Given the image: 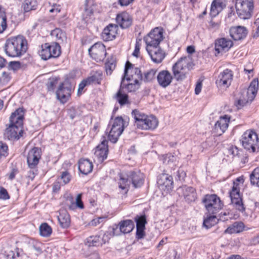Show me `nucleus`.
<instances>
[{
  "instance_id": "15",
  "label": "nucleus",
  "mask_w": 259,
  "mask_h": 259,
  "mask_svg": "<svg viewBox=\"0 0 259 259\" xmlns=\"http://www.w3.org/2000/svg\"><path fill=\"white\" fill-rule=\"evenodd\" d=\"M89 53L97 62L103 61L106 55L105 46L102 42H97L89 49Z\"/></svg>"
},
{
  "instance_id": "35",
  "label": "nucleus",
  "mask_w": 259,
  "mask_h": 259,
  "mask_svg": "<svg viewBox=\"0 0 259 259\" xmlns=\"http://www.w3.org/2000/svg\"><path fill=\"white\" fill-rule=\"evenodd\" d=\"M122 88H124L123 80L121 82L120 89L115 95V99L121 106L129 103L128 95L122 92Z\"/></svg>"
},
{
  "instance_id": "29",
  "label": "nucleus",
  "mask_w": 259,
  "mask_h": 259,
  "mask_svg": "<svg viewBox=\"0 0 259 259\" xmlns=\"http://www.w3.org/2000/svg\"><path fill=\"white\" fill-rule=\"evenodd\" d=\"M81 194H78L76 196L75 202L74 201L73 197L68 196L66 199V205L69 209L74 210L77 207L80 209L83 208L84 206L81 200Z\"/></svg>"
},
{
  "instance_id": "31",
  "label": "nucleus",
  "mask_w": 259,
  "mask_h": 259,
  "mask_svg": "<svg viewBox=\"0 0 259 259\" xmlns=\"http://www.w3.org/2000/svg\"><path fill=\"white\" fill-rule=\"evenodd\" d=\"M58 220L60 225L63 228H68L70 225V217L69 213L65 210H60Z\"/></svg>"
},
{
  "instance_id": "58",
  "label": "nucleus",
  "mask_w": 259,
  "mask_h": 259,
  "mask_svg": "<svg viewBox=\"0 0 259 259\" xmlns=\"http://www.w3.org/2000/svg\"><path fill=\"white\" fill-rule=\"evenodd\" d=\"M140 41L141 39H139V42L138 41L136 42L135 50L133 53V55L137 58L139 57V54L140 53V49L141 46Z\"/></svg>"
},
{
  "instance_id": "19",
  "label": "nucleus",
  "mask_w": 259,
  "mask_h": 259,
  "mask_svg": "<svg viewBox=\"0 0 259 259\" xmlns=\"http://www.w3.org/2000/svg\"><path fill=\"white\" fill-rule=\"evenodd\" d=\"M108 153V141L103 137V139L100 144L97 147L95 152L96 156L100 162H103L107 157Z\"/></svg>"
},
{
  "instance_id": "13",
  "label": "nucleus",
  "mask_w": 259,
  "mask_h": 259,
  "mask_svg": "<svg viewBox=\"0 0 259 259\" xmlns=\"http://www.w3.org/2000/svg\"><path fill=\"white\" fill-rule=\"evenodd\" d=\"M163 39V30L162 28L156 27L144 37L147 47H159Z\"/></svg>"
},
{
  "instance_id": "36",
  "label": "nucleus",
  "mask_w": 259,
  "mask_h": 259,
  "mask_svg": "<svg viewBox=\"0 0 259 259\" xmlns=\"http://www.w3.org/2000/svg\"><path fill=\"white\" fill-rule=\"evenodd\" d=\"M119 225L121 232L124 234L130 233L135 227L134 222L131 220L121 221L119 223Z\"/></svg>"
},
{
  "instance_id": "46",
  "label": "nucleus",
  "mask_w": 259,
  "mask_h": 259,
  "mask_svg": "<svg viewBox=\"0 0 259 259\" xmlns=\"http://www.w3.org/2000/svg\"><path fill=\"white\" fill-rule=\"evenodd\" d=\"M157 70L155 69H151L144 73V76L142 79L145 82H150L155 78Z\"/></svg>"
},
{
  "instance_id": "41",
  "label": "nucleus",
  "mask_w": 259,
  "mask_h": 259,
  "mask_svg": "<svg viewBox=\"0 0 259 259\" xmlns=\"http://www.w3.org/2000/svg\"><path fill=\"white\" fill-rule=\"evenodd\" d=\"M218 219L213 214L207 216L203 221V225L207 229L210 228L212 226L218 223Z\"/></svg>"
},
{
  "instance_id": "3",
  "label": "nucleus",
  "mask_w": 259,
  "mask_h": 259,
  "mask_svg": "<svg viewBox=\"0 0 259 259\" xmlns=\"http://www.w3.org/2000/svg\"><path fill=\"white\" fill-rule=\"evenodd\" d=\"M118 182L119 188L127 192L131 184L135 188L141 187L144 182L143 174L139 171H129L120 174Z\"/></svg>"
},
{
  "instance_id": "22",
  "label": "nucleus",
  "mask_w": 259,
  "mask_h": 259,
  "mask_svg": "<svg viewBox=\"0 0 259 259\" xmlns=\"http://www.w3.org/2000/svg\"><path fill=\"white\" fill-rule=\"evenodd\" d=\"M233 46L232 40L226 38H221L215 40V50L218 54L221 52H226Z\"/></svg>"
},
{
  "instance_id": "51",
  "label": "nucleus",
  "mask_w": 259,
  "mask_h": 259,
  "mask_svg": "<svg viewBox=\"0 0 259 259\" xmlns=\"http://www.w3.org/2000/svg\"><path fill=\"white\" fill-rule=\"evenodd\" d=\"M135 220L136 222L137 228H145L147 221L145 215H137Z\"/></svg>"
},
{
  "instance_id": "18",
  "label": "nucleus",
  "mask_w": 259,
  "mask_h": 259,
  "mask_svg": "<svg viewBox=\"0 0 259 259\" xmlns=\"http://www.w3.org/2000/svg\"><path fill=\"white\" fill-rule=\"evenodd\" d=\"M146 50L151 59L155 63H161L165 57L164 52L159 47H146Z\"/></svg>"
},
{
  "instance_id": "38",
  "label": "nucleus",
  "mask_w": 259,
  "mask_h": 259,
  "mask_svg": "<svg viewBox=\"0 0 259 259\" xmlns=\"http://www.w3.org/2000/svg\"><path fill=\"white\" fill-rule=\"evenodd\" d=\"M51 35L57 42L56 43L61 44L66 38L65 34L59 28H56L52 30Z\"/></svg>"
},
{
  "instance_id": "25",
  "label": "nucleus",
  "mask_w": 259,
  "mask_h": 259,
  "mask_svg": "<svg viewBox=\"0 0 259 259\" xmlns=\"http://www.w3.org/2000/svg\"><path fill=\"white\" fill-rule=\"evenodd\" d=\"M117 23L122 28H127L132 23V18L130 14L125 12L118 14L116 18Z\"/></svg>"
},
{
  "instance_id": "37",
  "label": "nucleus",
  "mask_w": 259,
  "mask_h": 259,
  "mask_svg": "<svg viewBox=\"0 0 259 259\" xmlns=\"http://www.w3.org/2000/svg\"><path fill=\"white\" fill-rule=\"evenodd\" d=\"M146 121H147V122L143 124L142 130H154L157 126L158 124L157 119L153 115L148 116Z\"/></svg>"
},
{
  "instance_id": "33",
  "label": "nucleus",
  "mask_w": 259,
  "mask_h": 259,
  "mask_svg": "<svg viewBox=\"0 0 259 259\" xmlns=\"http://www.w3.org/2000/svg\"><path fill=\"white\" fill-rule=\"evenodd\" d=\"M244 225L241 222H235L229 226L224 231L225 234L239 233L244 230Z\"/></svg>"
},
{
  "instance_id": "28",
  "label": "nucleus",
  "mask_w": 259,
  "mask_h": 259,
  "mask_svg": "<svg viewBox=\"0 0 259 259\" xmlns=\"http://www.w3.org/2000/svg\"><path fill=\"white\" fill-rule=\"evenodd\" d=\"M226 0H214L211 5L210 15L217 16L226 7Z\"/></svg>"
},
{
  "instance_id": "24",
  "label": "nucleus",
  "mask_w": 259,
  "mask_h": 259,
  "mask_svg": "<svg viewBox=\"0 0 259 259\" xmlns=\"http://www.w3.org/2000/svg\"><path fill=\"white\" fill-rule=\"evenodd\" d=\"M247 33V29L244 26H234L230 29V36L235 40L243 39L246 37Z\"/></svg>"
},
{
  "instance_id": "21",
  "label": "nucleus",
  "mask_w": 259,
  "mask_h": 259,
  "mask_svg": "<svg viewBox=\"0 0 259 259\" xmlns=\"http://www.w3.org/2000/svg\"><path fill=\"white\" fill-rule=\"evenodd\" d=\"M118 27L117 25L110 24L103 30L101 36L105 41H110L115 38L117 34Z\"/></svg>"
},
{
  "instance_id": "7",
  "label": "nucleus",
  "mask_w": 259,
  "mask_h": 259,
  "mask_svg": "<svg viewBox=\"0 0 259 259\" xmlns=\"http://www.w3.org/2000/svg\"><path fill=\"white\" fill-rule=\"evenodd\" d=\"M258 89V81L254 79L251 82L245 94L235 102L238 109L245 106L247 103L251 102L256 96Z\"/></svg>"
},
{
  "instance_id": "39",
  "label": "nucleus",
  "mask_w": 259,
  "mask_h": 259,
  "mask_svg": "<svg viewBox=\"0 0 259 259\" xmlns=\"http://www.w3.org/2000/svg\"><path fill=\"white\" fill-rule=\"evenodd\" d=\"M39 230L40 235L45 237L50 236L52 233L51 226L46 223H44L40 225Z\"/></svg>"
},
{
  "instance_id": "4",
  "label": "nucleus",
  "mask_w": 259,
  "mask_h": 259,
  "mask_svg": "<svg viewBox=\"0 0 259 259\" xmlns=\"http://www.w3.org/2000/svg\"><path fill=\"white\" fill-rule=\"evenodd\" d=\"M192 68V63L189 57L180 58L172 66L171 70L174 78L177 81L185 80Z\"/></svg>"
},
{
  "instance_id": "10",
  "label": "nucleus",
  "mask_w": 259,
  "mask_h": 259,
  "mask_svg": "<svg viewBox=\"0 0 259 259\" xmlns=\"http://www.w3.org/2000/svg\"><path fill=\"white\" fill-rule=\"evenodd\" d=\"M235 7L237 14L241 19H249L253 9V0H237Z\"/></svg>"
},
{
  "instance_id": "27",
  "label": "nucleus",
  "mask_w": 259,
  "mask_h": 259,
  "mask_svg": "<svg viewBox=\"0 0 259 259\" xmlns=\"http://www.w3.org/2000/svg\"><path fill=\"white\" fill-rule=\"evenodd\" d=\"M181 189L185 200L188 203L194 201L197 198L196 190L193 187L184 186Z\"/></svg>"
},
{
  "instance_id": "9",
  "label": "nucleus",
  "mask_w": 259,
  "mask_h": 259,
  "mask_svg": "<svg viewBox=\"0 0 259 259\" xmlns=\"http://www.w3.org/2000/svg\"><path fill=\"white\" fill-rule=\"evenodd\" d=\"M61 54V48L58 43H46L41 45V50L39 52L41 58L47 60L52 58H57Z\"/></svg>"
},
{
  "instance_id": "14",
  "label": "nucleus",
  "mask_w": 259,
  "mask_h": 259,
  "mask_svg": "<svg viewBox=\"0 0 259 259\" xmlns=\"http://www.w3.org/2000/svg\"><path fill=\"white\" fill-rule=\"evenodd\" d=\"M72 92V87L68 81L59 84L56 92L57 99L62 103H66L70 98Z\"/></svg>"
},
{
  "instance_id": "30",
  "label": "nucleus",
  "mask_w": 259,
  "mask_h": 259,
  "mask_svg": "<svg viewBox=\"0 0 259 259\" xmlns=\"http://www.w3.org/2000/svg\"><path fill=\"white\" fill-rule=\"evenodd\" d=\"M93 168V164L88 159H81L78 162V169L84 175L90 173Z\"/></svg>"
},
{
  "instance_id": "49",
  "label": "nucleus",
  "mask_w": 259,
  "mask_h": 259,
  "mask_svg": "<svg viewBox=\"0 0 259 259\" xmlns=\"http://www.w3.org/2000/svg\"><path fill=\"white\" fill-rule=\"evenodd\" d=\"M8 155V146L2 142H0V162L5 159Z\"/></svg>"
},
{
  "instance_id": "50",
  "label": "nucleus",
  "mask_w": 259,
  "mask_h": 259,
  "mask_svg": "<svg viewBox=\"0 0 259 259\" xmlns=\"http://www.w3.org/2000/svg\"><path fill=\"white\" fill-rule=\"evenodd\" d=\"M19 173V169L16 164L12 163L11 166L10 167V171L9 174H7L8 179L12 181L15 178L16 175Z\"/></svg>"
},
{
  "instance_id": "59",
  "label": "nucleus",
  "mask_w": 259,
  "mask_h": 259,
  "mask_svg": "<svg viewBox=\"0 0 259 259\" xmlns=\"http://www.w3.org/2000/svg\"><path fill=\"white\" fill-rule=\"evenodd\" d=\"M68 115L71 119H73L77 115V111L75 108L71 107L68 110Z\"/></svg>"
},
{
  "instance_id": "57",
  "label": "nucleus",
  "mask_w": 259,
  "mask_h": 259,
  "mask_svg": "<svg viewBox=\"0 0 259 259\" xmlns=\"http://www.w3.org/2000/svg\"><path fill=\"white\" fill-rule=\"evenodd\" d=\"M145 228H137L136 237L140 239L143 238L145 235L144 230Z\"/></svg>"
},
{
  "instance_id": "17",
  "label": "nucleus",
  "mask_w": 259,
  "mask_h": 259,
  "mask_svg": "<svg viewBox=\"0 0 259 259\" xmlns=\"http://www.w3.org/2000/svg\"><path fill=\"white\" fill-rule=\"evenodd\" d=\"M41 156V150L38 147L30 150L27 156V163L30 169H35L38 165Z\"/></svg>"
},
{
  "instance_id": "26",
  "label": "nucleus",
  "mask_w": 259,
  "mask_h": 259,
  "mask_svg": "<svg viewBox=\"0 0 259 259\" xmlns=\"http://www.w3.org/2000/svg\"><path fill=\"white\" fill-rule=\"evenodd\" d=\"M230 116L225 115L221 116L214 125L215 129L218 132H220V135L224 133L228 128L230 121Z\"/></svg>"
},
{
  "instance_id": "45",
  "label": "nucleus",
  "mask_w": 259,
  "mask_h": 259,
  "mask_svg": "<svg viewBox=\"0 0 259 259\" xmlns=\"http://www.w3.org/2000/svg\"><path fill=\"white\" fill-rule=\"evenodd\" d=\"M59 80V78L57 77H52L48 79L46 85L49 92L54 91V90L58 83Z\"/></svg>"
},
{
  "instance_id": "53",
  "label": "nucleus",
  "mask_w": 259,
  "mask_h": 259,
  "mask_svg": "<svg viewBox=\"0 0 259 259\" xmlns=\"http://www.w3.org/2000/svg\"><path fill=\"white\" fill-rule=\"evenodd\" d=\"M11 79L10 73L7 72H3L0 77V82L2 84L7 83Z\"/></svg>"
},
{
  "instance_id": "11",
  "label": "nucleus",
  "mask_w": 259,
  "mask_h": 259,
  "mask_svg": "<svg viewBox=\"0 0 259 259\" xmlns=\"http://www.w3.org/2000/svg\"><path fill=\"white\" fill-rule=\"evenodd\" d=\"M242 145L247 150L254 152L259 148L257 134L252 131H246L242 136Z\"/></svg>"
},
{
  "instance_id": "60",
  "label": "nucleus",
  "mask_w": 259,
  "mask_h": 259,
  "mask_svg": "<svg viewBox=\"0 0 259 259\" xmlns=\"http://www.w3.org/2000/svg\"><path fill=\"white\" fill-rule=\"evenodd\" d=\"M87 86V84L83 79L78 85V89L77 91L78 95H80L82 93L84 88Z\"/></svg>"
},
{
  "instance_id": "12",
  "label": "nucleus",
  "mask_w": 259,
  "mask_h": 259,
  "mask_svg": "<svg viewBox=\"0 0 259 259\" xmlns=\"http://www.w3.org/2000/svg\"><path fill=\"white\" fill-rule=\"evenodd\" d=\"M125 127V123L121 117H116L113 121L111 128L108 134V139L113 143H115Z\"/></svg>"
},
{
  "instance_id": "44",
  "label": "nucleus",
  "mask_w": 259,
  "mask_h": 259,
  "mask_svg": "<svg viewBox=\"0 0 259 259\" xmlns=\"http://www.w3.org/2000/svg\"><path fill=\"white\" fill-rule=\"evenodd\" d=\"M7 17L5 12L2 10L0 6V33H3L7 28Z\"/></svg>"
},
{
  "instance_id": "54",
  "label": "nucleus",
  "mask_w": 259,
  "mask_h": 259,
  "mask_svg": "<svg viewBox=\"0 0 259 259\" xmlns=\"http://www.w3.org/2000/svg\"><path fill=\"white\" fill-rule=\"evenodd\" d=\"M116 66L114 62H109V61L105 64V68L107 74H111L112 71L115 69Z\"/></svg>"
},
{
  "instance_id": "48",
  "label": "nucleus",
  "mask_w": 259,
  "mask_h": 259,
  "mask_svg": "<svg viewBox=\"0 0 259 259\" xmlns=\"http://www.w3.org/2000/svg\"><path fill=\"white\" fill-rule=\"evenodd\" d=\"M177 158L176 156L170 153L163 155L162 156L161 160L165 164H171L177 161Z\"/></svg>"
},
{
  "instance_id": "16",
  "label": "nucleus",
  "mask_w": 259,
  "mask_h": 259,
  "mask_svg": "<svg viewBox=\"0 0 259 259\" xmlns=\"http://www.w3.org/2000/svg\"><path fill=\"white\" fill-rule=\"evenodd\" d=\"M233 77L232 71L229 69H226L220 73L215 83L219 88L226 89L231 85Z\"/></svg>"
},
{
  "instance_id": "61",
  "label": "nucleus",
  "mask_w": 259,
  "mask_h": 259,
  "mask_svg": "<svg viewBox=\"0 0 259 259\" xmlns=\"http://www.w3.org/2000/svg\"><path fill=\"white\" fill-rule=\"evenodd\" d=\"M20 63L18 62L12 61L9 63L10 67L14 70L19 69L20 68Z\"/></svg>"
},
{
  "instance_id": "23",
  "label": "nucleus",
  "mask_w": 259,
  "mask_h": 259,
  "mask_svg": "<svg viewBox=\"0 0 259 259\" xmlns=\"http://www.w3.org/2000/svg\"><path fill=\"white\" fill-rule=\"evenodd\" d=\"M157 184L162 190L168 191L173 184L172 178L168 174H162L158 177Z\"/></svg>"
},
{
  "instance_id": "43",
  "label": "nucleus",
  "mask_w": 259,
  "mask_h": 259,
  "mask_svg": "<svg viewBox=\"0 0 259 259\" xmlns=\"http://www.w3.org/2000/svg\"><path fill=\"white\" fill-rule=\"evenodd\" d=\"M250 184L259 187V167L254 169L250 175Z\"/></svg>"
},
{
  "instance_id": "52",
  "label": "nucleus",
  "mask_w": 259,
  "mask_h": 259,
  "mask_svg": "<svg viewBox=\"0 0 259 259\" xmlns=\"http://www.w3.org/2000/svg\"><path fill=\"white\" fill-rule=\"evenodd\" d=\"M60 179L63 181V185H66L70 181L71 176L68 171H63L60 176Z\"/></svg>"
},
{
  "instance_id": "5",
  "label": "nucleus",
  "mask_w": 259,
  "mask_h": 259,
  "mask_svg": "<svg viewBox=\"0 0 259 259\" xmlns=\"http://www.w3.org/2000/svg\"><path fill=\"white\" fill-rule=\"evenodd\" d=\"M243 177L237 178L233 182V186L230 192L231 203L233 207L240 211H244L245 209L240 193V185L244 183Z\"/></svg>"
},
{
  "instance_id": "63",
  "label": "nucleus",
  "mask_w": 259,
  "mask_h": 259,
  "mask_svg": "<svg viewBox=\"0 0 259 259\" xmlns=\"http://www.w3.org/2000/svg\"><path fill=\"white\" fill-rule=\"evenodd\" d=\"M238 152L239 150L236 147H231L229 149V153L233 156L238 155Z\"/></svg>"
},
{
  "instance_id": "62",
  "label": "nucleus",
  "mask_w": 259,
  "mask_h": 259,
  "mask_svg": "<svg viewBox=\"0 0 259 259\" xmlns=\"http://www.w3.org/2000/svg\"><path fill=\"white\" fill-rule=\"evenodd\" d=\"M134 0H118V4L121 6H127L133 3Z\"/></svg>"
},
{
  "instance_id": "32",
  "label": "nucleus",
  "mask_w": 259,
  "mask_h": 259,
  "mask_svg": "<svg viewBox=\"0 0 259 259\" xmlns=\"http://www.w3.org/2000/svg\"><path fill=\"white\" fill-rule=\"evenodd\" d=\"M105 235L102 238L100 236H91L86 239L85 244L89 246H99L106 243Z\"/></svg>"
},
{
  "instance_id": "1",
  "label": "nucleus",
  "mask_w": 259,
  "mask_h": 259,
  "mask_svg": "<svg viewBox=\"0 0 259 259\" xmlns=\"http://www.w3.org/2000/svg\"><path fill=\"white\" fill-rule=\"evenodd\" d=\"M24 110L18 108L10 117V124L5 132V137L10 140H18L23 134V123Z\"/></svg>"
},
{
  "instance_id": "42",
  "label": "nucleus",
  "mask_w": 259,
  "mask_h": 259,
  "mask_svg": "<svg viewBox=\"0 0 259 259\" xmlns=\"http://www.w3.org/2000/svg\"><path fill=\"white\" fill-rule=\"evenodd\" d=\"M93 5V0H86L85 4L84 12L83 14L84 19H88L93 15L94 9L92 8V6Z\"/></svg>"
},
{
  "instance_id": "64",
  "label": "nucleus",
  "mask_w": 259,
  "mask_h": 259,
  "mask_svg": "<svg viewBox=\"0 0 259 259\" xmlns=\"http://www.w3.org/2000/svg\"><path fill=\"white\" fill-rule=\"evenodd\" d=\"M32 170H30L28 173L27 177V178L30 179V180L32 181L34 178H35V176L36 174V173L34 171V169H32Z\"/></svg>"
},
{
  "instance_id": "8",
  "label": "nucleus",
  "mask_w": 259,
  "mask_h": 259,
  "mask_svg": "<svg viewBox=\"0 0 259 259\" xmlns=\"http://www.w3.org/2000/svg\"><path fill=\"white\" fill-rule=\"evenodd\" d=\"M202 202L209 214L218 213L223 207V202L216 194L205 195Z\"/></svg>"
},
{
  "instance_id": "2",
  "label": "nucleus",
  "mask_w": 259,
  "mask_h": 259,
  "mask_svg": "<svg viewBox=\"0 0 259 259\" xmlns=\"http://www.w3.org/2000/svg\"><path fill=\"white\" fill-rule=\"evenodd\" d=\"M27 41L22 35L11 37L6 41L4 50L7 56L19 57L27 50Z\"/></svg>"
},
{
  "instance_id": "56",
  "label": "nucleus",
  "mask_w": 259,
  "mask_h": 259,
  "mask_svg": "<svg viewBox=\"0 0 259 259\" xmlns=\"http://www.w3.org/2000/svg\"><path fill=\"white\" fill-rule=\"evenodd\" d=\"M105 219L106 218L105 217H99L98 218L94 219L90 222L89 225L92 226H97L98 225L103 222Z\"/></svg>"
},
{
  "instance_id": "34",
  "label": "nucleus",
  "mask_w": 259,
  "mask_h": 259,
  "mask_svg": "<svg viewBox=\"0 0 259 259\" xmlns=\"http://www.w3.org/2000/svg\"><path fill=\"white\" fill-rule=\"evenodd\" d=\"M102 76V74L100 71H96L92 73L90 76L83 80L87 86L96 83L100 84Z\"/></svg>"
},
{
  "instance_id": "40",
  "label": "nucleus",
  "mask_w": 259,
  "mask_h": 259,
  "mask_svg": "<svg viewBox=\"0 0 259 259\" xmlns=\"http://www.w3.org/2000/svg\"><path fill=\"white\" fill-rule=\"evenodd\" d=\"M37 7V2L35 0H25L23 4V8L25 12L35 10Z\"/></svg>"
},
{
  "instance_id": "20",
  "label": "nucleus",
  "mask_w": 259,
  "mask_h": 259,
  "mask_svg": "<svg viewBox=\"0 0 259 259\" xmlns=\"http://www.w3.org/2000/svg\"><path fill=\"white\" fill-rule=\"evenodd\" d=\"M173 77L169 71L163 70L158 73L157 80L160 87L165 88L171 84Z\"/></svg>"
},
{
  "instance_id": "6",
  "label": "nucleus",
  "mask_w": 259,
  "mask_h": 259,
  "mask_svg": "<svg viewBox=\"0 0 259 259\" xmlns=\"http://www.w3.org/2000/svg\"><path fill=\"white\" fill-rule=\"evenodd\" d=\"M131 71V72H134L135 75H132L133 79H134V83H129L125 85L124 84V88L126 87L128 92H135L139 89L140 84L139 80L142 79V73L141 70L138 68H134L133 65L130 62L127 61L125 64L124 77L122 81H124L125 78L128 80H131V78L128 76V71Z\"/></svg>"
},
{
  "instance_id": "47",
  "label": "nucleus",
  "mask_w": 259,
  "mask_h": 259,
  "mask_svg": "<svg viewBox=\"0 0 259 259\" xmlns=\"http://www.w3.org/2000/svg\"><path fill=\"white\" fill-rule=\"evenodd\" d=\"M132 116L135 120V124L137 126V124L141 123L143 120V118L145 117L146 114L140 112L139 110L135 109L132 111Z\"/></svg>"
},
{
  "instance_id": "55",
  "label": "nucleus",
  "mask_w": 259,
  "mask_h": 259,
  "mask_svg": "<svg viewBox=\"0 0 259 259\" xmlns=\"http://www.w3.org/2000/svg\"><path fill=\"white\" fill-rule=\"evenodd\" d=\"M10 198V196L6 189L0 187V199L7 200Z\"/></svg>"
}]
</instances>
